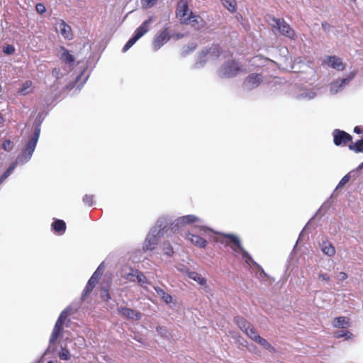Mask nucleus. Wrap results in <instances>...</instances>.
Returning <instances> with one entry per match:
<instances>
[{"instance_id": "f257e3e1", "label": "nucleus", "mask_w": 363, "mask_h": 363, "mask_svg": "<svg viewBox=\"0 0 363 363\" xmlns=\"http://www.w3.org/2000/svg\"><path fill=\"white\" fill-rule=\"evenodd\" d=\"M40 122H39L35 125L33 134L26 143L21 154L17 157L16 161L13 162L5 171V172L0 177V184H1L4 180L13 173V170L18 164L23 165L31 159L40 137Z\"/></svg>"}, {"instance_id": "f03ea898", "label": "nucleus", "mask_w": 363, "mask_h": 363, "mask_svg": "<svg viewBox=\"0 0 363 363\" xmlns=\"http://www.w3.org/2000/svg\"><path fill=\"white\" fill-rule=\"evenodd\" d=\"M168 225L169 220L167 217H161L157 220L156 225L150 230L144 241V251L152 250L155 248L159 238L164 235Z\"/></svg>"}, {"instance_id": "7ed1b4c3", "label": "nucleus", "mask_w": 363, "mask_h": 363, "mask_svg": "<svg viewBox=\"0 0 363 363\" xmlns=\"http://www.w3.org/2000/svg\"><path fill=\"white\" fill-rule=\"evenodd\" d=\"M225 236L233 243V245H231L230 247L235 252H240L242 254V259L247 264H252L257 267L260 269L261 274L266 275L264 269L252 259L251 255L242 247L240 239L236 235L233 234H227Z\"/></svg>"}, {"instance_id": "20e7f679", "label": "nucleus", "mask_w": 363, "mask_h": 363, "mask_svg": "<svg viewBox=\"0 0 363 363\" xmlns=\"http://www.w3.org/2000/svg\"><path fill=\"white\" fill-rule=\"evenodd\" d=\"M272 30L274 33H279L291 40L296 38L294 30L287 23L284 18H272Z\"/></svg>"}, {"instance_id": "39448f33", "label": "nucleus", "mask_w": 363, "mask_h": 363, "mask_svg": "<svg viewBox=\"0 0 363 363\" xmlns=\"http://www.w3.org/2000/svg\"><path fill=\"white\" fill-rule=\"evenodd\" d=\"M241 71V65L235 60H229L223 63L218 70V74L221 78H231Z\"/></svg>"}, {"instance_id": "423d86ee", "label": "nucleus", "mask_w": 363, "mask_h": 363, "mask_svg": "<svg viewBox=\"0 0 363 363\" xmlns=\"http://www.w3.org/2000/svg\"><path fill=\"white\" fill-rule=\"evenodd\" d=\"M357 73V70L350 72L346 77L338 79L330 84V91L332 94H336L343 89V88L349 84L350 82L355 77Z\"/></svg>"}, {"instance_id": "0eeeda50", "label": "nucleus", "mask_w": 363, "mask_h": 363, "mask_svg": "<svg viewBox=\"0 0 363 363\" xmlns=\"http://www.w3.org/2000/svg\"><path fill=\"white\" fill-rule=\"evenodd\" d=\"M167 218L169 220V225H170V228L174 232L178 230L180 228L183 227L185 225L201 221V220L199 217L194 215H186L179 217L177 219H176L174 222H171L169 218Z\"/></svg>"}, {"instance_id": "6e6552de", "label": "nucleus", "mask_w": 363, "mask_h": 363, "mask_svg": "<svg viewBox=\"0 0 363 363\" xmlns=\"http://www.w3.org/2000/svg\"><path fill=\"white\" fill-rule=\"evenodd\" d=\"M220 53L221 49L218 45H213L208 48H205L200 54V60L195 63L194 67L197 69L202 67L206 62V60L203 58L207 55H209L212 57H218L220 55Z\"/></svg>"}, {"instance_id": "1a4fd4ad", "label": "nucleus", "mask_w": 363, "mask_h": 363, "mask_svg": "<svg viewBox=\"0 0 363 363\" xmlns=\"http://www.w3.org/2000/svg\"><path fill=\"white\" fill-rule=\"evenodd\" d=\"M63 330V325L59 323H55V325L54 326V328L52 330V334L50 337L49 340V346L47 348L46 351L44 352L43 355H45L46 354L49 352H54L55 348L53 346V345L55 344L56 340L58 339L59 337L62 333Z\"/></svg>"}, {"instance_id": "9d476101", "label": "nucleus", "mask_w": 363, "mask_h": 363, "mask_svg": "<svg viewBox=\"0 0 363 363\" xmlns=\"http://www.w3.org/2000/svg\"><path fill=\"white\" fill-rule=\"evenodd\" d=\"M188 12L189 5L187 0H179L177 4L176 15L182 23L186 24L189 23L190 18L186 16Z\"/></svg>"}, {"instance_id": "9b49d317", "label": "nucleus", "mask_w": 363, "mask_h": 363, "mask_svg": "<svg viewBox=\"0 0 363 363\" xmlns=\"http://www.w3.org/2000/svg\"><path fill=\"white\" fill-rule=\"evenodd\" d=\"M152 21V17L145 21L135 31L134 35L128 40V42L133 45L142 36L149 30V24Z\"/></svg>"}, {"instance_id": "f8f14e48", "label": "nucleus", "mask_w": 363, "mask_h": 363, "mask_svg": "<svg viewBox=\"0 0 363 363\" xmlns=\"http://www.w3.org/2000/svg\"><path fill=\"white\" fill-rule=\"evenodd\" d=\"M152 21V17L145 21L135 31L134 35L128 40V42L133 45L142 36L149 30V24Z\"/></svg>"}, {"instance_id": "ddd939ff", "label": "nucleus", "mask_w": 363, "mask_h": 363, "mask_svg": "<svg viewBox=\"0 0 363 363\" xmlns=\"http://www.w3.org/2000/svg\"><path fill=\"white\" fill-rule=\"evenodd\" d=\"M323 63L337 71H343L345 69V65L341 58L336 55L327 56L323 60Z\"/></svg>"}, {"instance_id": "4468645a", "label": "nucleus", "mask_w": 363, "mask_h": 363, "mask_svg": "<svg viewBox=\"0 0 363 363\" xmlns=\"http://www.w3.org/2000/svg\"><path fill=\"white\" fill-rule=\"evenodd\" d=\"M170 38L171 36L168 33V28H166L156 35L152 43L153 49L155 51L158 50L162 46L167 43Z\"/></svg>"}, {"instance_id": "2eb2a0df", "label": "nucleus", "mask_w": 363, "mask_h": 363, "mask_svg": "<svg viewBox=\"0 0 363 363\" xmlns=\"http://www.w3.org/2000/svg\"><path fill=\"white\" fill-rule=\"evenodd\" d=\"M333 141L335 145L339 146L346 145L352 140V136L344 130L335 129L333 131Z\"/></svg>"}, {"instance_id": "dca6fc26", "label": "nucleus", "mask_w": 363, "mask_h": 363, "mask_svg": "<svg viewBox=\"0 0 363 363\" xmlns=\"http://www.w3.org/2000/svg\"><path fill=\"white\" fill-rule=\"evenodd\" d=\"M55 29L65 39L71 40L73 38L71 27L63 20H59L57 22Z\"/></svg>"}, {"instance_id": "f3484780", "label": "nucleus", "mask_w": 363, "mask_h": 363, "mask_svg": "<svg viewBox=\"0 0 363 363\" xmlns=\"http://www.w3.org/2000/svg\"><path fill=\"white\" fill-rule=\"evenodd\" d=\"M262 80L261 74H251L249 75L243 83V86L246 89H253L257 87Z\"/></svg>"}, {"instance_id": "a211bd4d", "label": "nucleus", "mask_w": 363, "mask_h": 363, "mask_svg": "<svg viewBox=\"0 0 363 363\" xmlns=\"http://www.w3.org/2000/svg\"><path fill=\"white\" fill-rule=\"evenodd\" d=\"M118 311L122 315L133 320H138L142 316L140 312L127 307H120Z\"/></svg>"}, {"instance_id": "6ab92c4d", "label": "nucleus", "mask_w": 363, "mask_h": 363, "mask_svg": "<svg viewBox=\"0 0 363 363\" xmlns=\"http://www.w3.org/2000/svg\"><path fill=\"white\" fill-rule=\"evenodd\" d=\"M189 18H190L189 22L196 30H200L206 26V21L201 16L194 15L192 12H190Z\"/></svg>"}, {"instance_id": "aec40b11", "label": "nucleus", "mask_w": 363, "mask_h": 363, "mask_svg": "<svg viewBox=\"0 0 363 363\" xmlns=\"http://www.w3.org/2000/svg\"><path fill=\"white\" fill-rule=\"evenodd\" d=\"M187 238L191 241V242L192 244H194V245H196L199 247L204 248L206 245V243H207L206 240L199 235L189 233L187 235Z\"/></svg>"}, {"instance_id": "412c9836", "label": "nucleus", "mask_w": 363, "mask_h": 363, "mask_svg": "<svg viewBox=\"0 0 363 363\" xmlns=\"http://www.w3.org/2000/svg\"><path fill=\"white\" fill-rule=\"evenodd\" d=\"M98 281L99 279H97L94 277H91L82 292V300H84L86 296L92 291Z\"/></svg>"}, {"instance_id": "4be33fe9", "label": "nucleus", "mask_w": 363, "mask_h": 363, "mask_svg": "<svg viewBox=\"0 0 363 363\" xmlns=\"http://www.w3.org/2000/svg\"><path fill=\"white\" fill-rule=\"evenodd\" d=\"M52 228L55 233L62 235L66 230V223L62 220L55 219L52 223Z\"/></svg>"}, {"instance_id": "5701e85b", "label": "nucleus", "mask_w": 363, "mask_h": 363, "mask_svg": "<svg viewBox=\"0 0 363 363\" xmlns=\"http://www.w3.org/2000/svg\"><path fill=\"white\" fill-rule=\"evenodd\" d=\"M317 96L316 92L313 89H303L296 96L297 99L311 100Z\"/></svg>"}, {"instance_id": "b1692460", "label": "nucleus", "mask_w": 363, "mask_h": 363, "mask_svg": "<svg viewBox=\"0 0 363 363\" xmlns=\"http://www.w3.org/2000/svg\"><path fill=\"white\" fill-rule=\"evenodd\" d=\"M322 252L329 256L333 257L335 254V247L332 245V243L328 241H323L320 244Z\"/></svg>"}, {"instance_id": "393cba45", "label": "nucleus", "mask_w": 363, "mask_h": 363, "mask_svg": "<svg viewBox=\"0 0 363 363\" xmlns=\"http://www.w3.org/2000/svg\"><path fill=\"white\" fill-rule=\"evenodd\" d=\"M349 325V319L345 316L335 318L333 322V327L337 328H345L348 327Z\"/></svg>"}, {"instance_id": "a878e982", "label": "nucleus", "mask_w": 363, "mask_h": 363, "mask_svg": "<svg viewBox=\"0 0 363 363\" xmlns=\"http://www.w3.org/2000/svg\"><path fill=\"white\" fill-rule=\"evenodd\" d=\"M154 289L164 302H165L167 304L172 302V296L170 294L166 293L160 287L155 286Z\"/></svg>"}, {"instance_id": "bb28decb", "label": "nucleus", "mask_w": 363, "mask_h": 363, "mask_svg": "<svg viewBox=\"0 0 363 363\" xmlns=\"http://www.w3.org/2000/svg\"><path fill=\"white\" fill-rule=\"evenodd\" d=\"M234 320L238 326L244 333L251 326V325L244 318L241 316H235Z\"/></svg>"}, {"instance_id": "cd10ccee", "label": "nucleus", "mask_w": 363, "mask_h": 363, "mask_svg": "<svg viewBox=\"0 0 363 363\" xmlns=\"http://www.w3.org/2000/svg\"><path fill=\"white\" fill-rule=\"evenodd\" d=\"M189 279L196 281L198 284H199L201 286H204L206 284V279L201 277V274L196 272L191 271V272H189Z\"/></svg>"}, {"instance_id": "c85d7f7f", "label": "nucleus", "mask_w": 363, "mask_h": 363, "mask_svg": "<svg viewBox=\"0 0 363 363\" xmlns=\"http://www.w3.org/2000/svg\"><path fill=\"white\" fill-rule=\"evenodd\" d=\"M245 333L252 340L255 341L256 342L260 338V335L257 333L255 328H253L252 325L247 329Z\"/></svg>"}, {"instance_id": "c756f323", "label": "nucleus", "mask_w": 363, "mask_h": 363, "mask_svg": "<svg viewBox=\"0 0 363 363\" xmlns=\"http://www.w3.org/2000/svg\"><path fill=\"white\" fill-rule=\"evenodd\" d=\"M71 310H72V308L69 306L67 307L65 310H63L61 312V313H60V316L58 317L56 322L61 323L62 325H64V323H65L66 318H67V316L69 315Z\"/></svg>"}, {"instance_id": "7c9ffc66", "label": "nucleus", "mask_w": 363, "mask_h": 363, "mask_svg": "<svg viewBox=\"0 0 363 363\" xmlns=\"http://www.w3.org/2000/svg\"><path fill=\"white\" fill-rule=\"evenodd\" d=\"M349 148L355 152H363V139L357 140L354 144L350 145Z\"/></svg>"}, {"instance_id": "2f4dec72", "label": "nucleus", "mask_w": 363, "mask_h": 363, "mask_svg": "<svg viewBox=\"0 0 363 363\" xmlns=\"http://www.w3.org/2000/svg\"><path fill=\"white\" fill-rule=\"evenodd\" d=\"M223 6L230 12L236 11V1L235 0H222Z\"/></svg>"}, {"instance_id": "473e14b6", "label": "nucleus", "mask_w": 363, "mask_h": 363, "mask_svg": "<svg viewBox=\"0 0 363 363\" xmlns=\"http://www.w3.org/2000/svg\"><path fill=\"white\" fill-rule=\"evenodd\" d=\"M197 47V44L196 43H191L189 44L187 46H184L182 50V55L183 57L187 55L190 52L194 51Z\"/></svg>"}, {"instance_id": "72a5a7b5", "label": "nucleus", "mask_w": 363, "mask_h": 363, "mask_svg": "<svg viewBox=\"0 0 363 363\" xmlns=\"http://www.w3.org/2000/svg\"><path fill=\"white\" fill-rule=\"evenodd\" d=\"M61 60L67 63H72L74 61V57L69 51L65 50L61 55Z\"/></svg>"}, {"instance_id": "f704fd0d", "label": "nucleus", "mask_w": 363, "mask_h": 363, "mask_svg": "<svg viewBox=\"0 0 363 363\" xmlns=\"http://www.w3.org/2000/svg\"><path fill=\"white\" fill-rule=\"evenodd\" d=\"M336 338L345 337L346 340H349L352 337V333L350 331H337L334 333Z\"/></svg>"}, {"instance_id": "c9c22d12", "label": "nucleus", "mask_w": 363, "mask_h": 363, "mask_svg": "<svg viewBox=\"0 0 363 363\" xmlns=\"http://www.w3.org/2000/svg\"><path fill=\"white\" fill-rule=\"evenodd\" d=\"M58 355L62 360H69L70 359V353L66 348H62Z\"/></svg>"}, {"instance_id": "e433bc0d", "label": "nucleus", "mask_w": 363, "mask_h": 363, "mask_svg": "<svg viewBox=\"0 0 363 363\" xmlns=\"http://www.w3.org/2000/svg\"><path fill=\"white\" fill-rule=\"evenodd\" d=\"M32 82L30 81H26L23 84L22 88L19 90V93L22 95H26L28 93V89L30 88Z\"/></svg>"}, {"instance_id": "4c0bfd02", "label": "nucleus", "mask_w": 363, "mask_h": 363, "mask_svg": "<svg viewBox=\"0 0 363 363\" xmlns=\"http://www.w3.org/2000/svg\"><path fill=\"white\" fill-rule=\"evenodd\" d=\"M104 271V263L102 262L100 264V265L98 267V268L96 269V271L92 274L93 277L96 278L97 279H99L100 277L102 275Z\"/></svg>"}, {"instance_id": "58836bf2", "label": "nucleus", "mask_w": 363, "mask_h": 363, "mask_svg": "<svg viewBox=\"0 0 363 363\" xmlns=\"http://www.w3.org/2000/svg\"><path fill=\"white\" fill-rule=\"evenodd\" d=\"M351 177H350V174L348 173L346 175H345L342 179L340 181L339 184H337V187H336V189H339V188H342V186H344L350 179Z\"/></svg>"}, {"instance_id": "ea45409f", "label": "nucleus", "mask_w": 363, "mask_h": 363, "mask_svg": "<svg viewBox=\"0 0 363 363\" xmlns=\"http://www.w3.org/2000/svg\"><path fill=\"white\" fill-rule=\"evenodd\" d=\"M157 0H141V4L143 8L147 9L152 7Z\"/></svg>"}, {"instance_id": "a19ab883", "label": "nucleus", "mask_w": 363, "mask_h": 363, "mask_svg": "<svg viewBox=\"0 0 363 363\" xmlns=\"http://www.w3.org/2000/svg\"><path fill=\"white\" fill-rule=\"evenodd\" d=\"M136 280L138 282L143 286L144 284L147 283V278L145 276L140 272H137Z\"/></svg>"}, {"instance_id": "79ce46f5", "label": "nucleus", "mask_w": 363, "mask_h": 363, "mask_svg": "<svg viewBox=\"0 0 363 363\" xmlns=\"http://www.w3.org/2000/svg\"><path fill=\"white\" fill-rule=\"evenodd\" d=\"M93 198H94L93 195L86 194L83 197V202L84 203V204H86L89 206H91L94 204Z\"/></svg>"}, {"instance_id": "37998d69", "label": "nucleus", "mask_w": 363, "mask_h": 363, "mask_svg": "<svg viewBox=\"0 0 363 363\" xmlns=\"http://www.w3.org/2000/svg\"><path fill=\"white\" fill-rule=\"evenodd\" d=\"M3 52L6 55H12L15 52V48L11 45H7L6 46L4 47Z\"/></svg>"}, {"instance_id": "c03bdc74", "label": "nucleus", "mask_w": 363, "mask_h": 363, "mask_svg": "<svg viewBox=\"0 0 363 363\" xmlns=\"http://www.w3.org/2000/svg\"><path fill=\"white\" fill-rule=\"evenodd\" d=\"M156 331L159 335H160L162 337L167 335V330L166 329L165 327L158 325L156 327Z\"/></svg>"}, {"instance_id": "a18cd8bd", "label": "nucleus", "mask_w": 363, "mask_h": 363, "mask_svg": "<svg viewBox=\"0 0 363 363\" xmlns=\"http://www.w3.org/2000/svg\"><path fill=\"white\" fill-rule=\"evenodd\" d=\"M139 272L138 270L133 271L132 270L131 272L127 274L126 279L129 280L130 281H135L136 279V275L137 272Z\"/></svg>"}, {"instance_id": "49530a36", "label": "nucleus", "mask_w": 363, "mask_h": 363, "mask_svg": "<svg viewBox=\"0 0 363 363\" xmlns=\"http://www.w3.org/2000/svg\"><path fill=\"white\" fill-rule=\"evenodd\" d=\"M2 147L6 151H10L12 149V143L11 140H6L2 144Z\"/></svg>"}, {"instance_id": "de8ad7c7", "label": "nucleus", "mask_w": 363, "mask_h": 363, "mask_svg": "<svg viewBox=\"0 0 363 363\" xmlns=\"http://www.w3.org/2000/svg\"><path fill=\"white\" fill-rule=\"evenodd\" d=\"M35 9H36L37 12L40 14L44 13L46 11L45 6H44L43 4H41V3L37 4L35 6Z\"/></svg>"}, {"instance_id": "09e8293b", "label": "nucleus", "mask_w": 363, "mask_h": 363, "mask_svg": "<svg viewBox=\"0 0 363 363\" xmlns=\"http://www.w3.org/2000/svg\"><path fill=\"white\" fill-rule=\"evenodd\" d=\"M177 269L180 272L186 275L187 277H189V272H191V271L189 270V269L186 267L185 265H181Z\"/></svg>"}, {"instance_id": "8fccbe9b", "label": "nucleus", "mask_w": 363, "mask_h": 363, "mask_svg": "<svg viewBox=\"0 0 363 363\" xmlns=\"http://www.w3.org/2000/svg\"><path fill=\"white\" fill-rule=\"evenodd\" d=\"M347 278V274L345 272H340V273L337 274V279L339 281H344V280H345Z\"/></svg>"}, {"instance_id": "3c124183", "label": "nucleus", "mask_w": 363, "mask_h": 363, "mask_svg": "<svg viewBox=\"0 0 363 363\" xmlns=\"http://www.w3.org/2000/svg\"><path fill=\"white\" fill-rule=\"evenodd\" d=\"M164 254L168 256H172L174 252L172 248L170 246L164 248Z\"/></svg>"}, {"instance_id": "603ef678", "label": "nucleus", "mask_w": 363, "mask_h": 363, "mask_svg": "<svg viewBox=\"0 0 363 363\" xmlns=\"http://www.w3.org/2000/svg\"><path fill=\"white\" fill-rule=\"evenodd\" d=\"M257 342L260 345L263 346L264 347H265V346L268 344V342L262 337L259 338Z\"/></svg>"}, {"instance_id": "864d4df0", "label": "nucleus", "mask_w": 363, "mask_h": 363, "mask_svg": "<svg viewBox=\"0 0 363 363\" xmlns=\"http://www.w3.org/2000/svg\"><path fill=\"white\" fill-rule=\"evenodd\" d=\"M318 277H319V278L322 279L323 281H328L330 280V277L327 274L319 273Z\"/></svg>"}, {"instance_id": "5fc2aeb1", "label": "nucleus", "mask_w": 363, "mask_h": 363, "mask_svg": "<svg viewBox=\"0 0 363 363\" xmlns=\"http://www.w3.org/2000/svg\"><path fill=\"white\" fill-rule=\"evenodd\" d=\"M133 45H131L130 43H129L128 41L125 43V45H124V47L122 49V52H127Z\"/></svg>"}, {"instance_id": "6e6d98bb", "label": "nucleus", "mask_w": 363, "mask_h": 363, "mask_svg": "<svg viewBox=\"0 0 363 363\" xmlns=\"http://www.w3.org/2000/svg\"><path fill=\"white\" fill-rule=\"evenodd\" d=\"M133 45H131L130 43H129L128 41L125 43V45H124V47L122 49V52H127Z\"/></svg>"}, {"instance_id": "4d7b16f0", "label": "nucleus", "mask_w": 363, "mask_h": 363, "mask_svg": "<svg viewBox=\"0 0 363 363\" xmlns=\"http://www.w3.org/2000/svg\"><path fill=\"white\" fill-rule=\"evenodd\" d=\"M321 26H322V28L325 31L329 30V28H330V24L328 23H327L326 21L323 22L321 24Z\"/></svg>"}, {"instance_id": "13d9d810", "label": "nucleus", "mask_w": 363, "mask_h": 363, "mask_svg": "<svg viewBox=\"0 0 363 363\" xmlns=\"http://www.w3.org/2000/svg\"><path fill=\"white\" fill-rule=\"evenodd\" d=\"M362 131L363 130L359 126H356L354 129V132L357 134H360L362 133Z\"/></svg>"}, {"instance_id": "bf43d9fd", "label": "nucleus", "mask_w": 363, "mask_h": 363, "mask_svg": "<svg viewBox=\"0 0 363 363\" xmlns=\"http://www.w3.org/2000/svg\"><path fill=\"white\" fill-rule=\"evenodd\" d=\"M266 350H268L269 352H274V348L268 342V344L264 347Z\"/></svg>"}, {"instance_id": "052dcab7", "label": "nucleus", "mask_w": 363, "mask_h": 363, "mask_svg": "<svg viewBox=\"0 0 363 363\" xmlns=\"http://www.w3.org/2000/svg\"><path fill=\"white\" fill-rule=\"evenodd\" d=\"M102 296L104 297H106V300H108V299L111 298V296H110L109 293H108V291H104L103 294H102Z\"/></svg>"}, {"instance_id": "680f3d73", "label": "nucleus", "mask_w": 363, "mask_h": 363, "mask_svg": "<svg viewBox=\"0 0 363 363\" xmlns=\"http://www.w3.org/2000/svg\"><path fill=\"white\" fill-rule=\"evenodd\" d=\"M84 72H82L79 75H78V76L76 77L75 81H74V84H77V83L79 82V80L81 79V78L83 77V75H84Z\"/></svg>"}, {"instance_id": "e2e57ef3", "label": "nucleus", "mask_w": 363, "mask_h": 363, "mask_svg": "<svg viewBox=\"0 0 363 363\" xmlns=\"http://www.w3.org/2000/svg\"><path fill=\"white\" fill-rule=\"evenodd\" d=\"M88 77L89 76L86 75L84 77V79H83V82L81 83V84L79 86V89L84 85V84L86 82V80L88 79Z\"/></svg>"}, {"instance_id": "0e129e2a", "label": "nucleus", "mask_w": 363, "mask_h": 363, "mask_svg": "<svg viewBox=\"0 0 363 363\" xmlns=\"http://www.w3.org/2000/svg\"><path fill=\"white\" fill-rule=\"evenodd\" d=\"M242 342H240V343L243 345V346H246V344H247V342L245 340H244L243 339H242Z\"/></svg>"}, {"instance_id": "69168bd1", "label": "nucleus", "mask_w": 363, "mask_h": 363, "mask_svg": "<svg viewBox=\"0 0 363 363\" xmlns=\"http://www.w3.org/2000/svg\"><path fill=\"white\" fill-rule=\"evenodd\" d=\"M4 121V118L2 117L1 114L0 113V123H3Z\"/></svg>"}, {"instance_id": "338daca9", "label": "nucleus", "mask_w": 363, "mask_h": 363, "mask_svg": "<svg viewBox=\"0 0 363 363\" xmlns=\"http://www.w3.org/2000/svg\"><path fill=\"white\" fill-rule=\"evenodd\" d=\"M358 169H363V162L358 166Z\"/></svg>"}, {"instance_id": "774afa93", "label": "nucleus", "mask_w": 363, "mask_h": 363, "mask_svg": "<svg viewBox=\"0 0 363 363\" xmlns=\"http://www.w3.org/2000/svg\"><path fill=\"white\" fill-rule=\"evenodd\" d=\"M302 235H303V231L300 233V235H299V238H298V240H300V238H301V237L302 236Z\"/></svg>"}]
</instances>
